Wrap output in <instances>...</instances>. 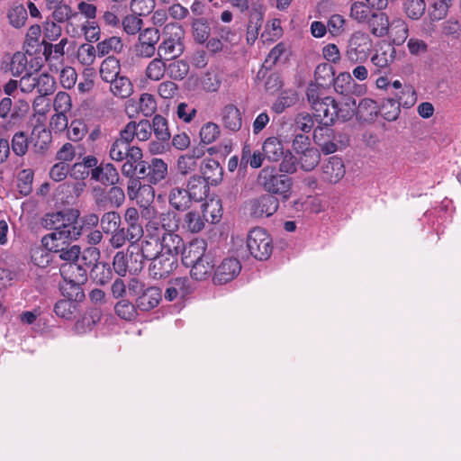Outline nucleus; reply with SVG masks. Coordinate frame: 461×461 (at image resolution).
Masks as SVG:
<instances>
[{"label":"nucleus","mask_w":461,"mask_h":461,"mask_svg":"<svg viewBox=\"0 0 461 461\" xmlns=\"http://www.w3.org/2000/svg\"><path fill=\"white\" fill-rule=\"evenodd\" d=\"M265 159L266 158L262 149H253L250 144L245 143L241 149L240 167L244 170L248 167L257 169L263 165Z\"/></svg>","instance_id":"24"},{"label":"nucleus","mask_w":461,"mask_h":461,"mask_svg":"<svg viewBox=\"0 0 461 461\" xmlns=\"http://www.w3.org/2000/svg\"><path fill=\"white\" fill-rule=\"evenodd\" d=\"M157 110V102L150 94H142L138 100L129 99L125 104V112L129 117H137L142 114L145 117L151 116Z\"/></svg>","instance_id":"11"},{"label":"nucleus","mask_w":461,"mask_h":461,"mask_svg":"<svg viewBox=\"0 0 461 461\" xmlns=\"http://www.w3.org/2000/svg\"><path fill=\"white\" fill-rule=\"evenodd\" d=\"M395 50L393 46L387 44L381 47L371 58V62L379 70L387 68L394 59Z\"/></svg>","instance_id":"37"},{"label":"nucleus","mask_w":461,"mask_h":461,"mask_svg":"<svg viewBox=\"0 0 461 461\" xmlns=\"http://www.w3.org/2000/svg\"><path fill=\"white\" fill-rule=\"evenodd\" d=\"M247 247L256 259L266 260L272 253V239L266 230L255 228L248 234Z\"/></svg>","instance_id":"6"},{"label":"nucleus","mask_w":461,"mask_h":461,"mask_svg":"<svg viewBox=\"0 0 461 461\" xmlns=\"http://www.w3.org/2000/svg\"><path fill=\"white\" fill-rule=\"evenodd\" d=\"M315 83L321 86L327 85L333 81L334 72L331 66L328 64H321L317 66L315 72Z\"/></svg>","instance_id":"63"},{"label":"nucleus","mask_w":461,"mask_h":461,"mask_svg":"<svg viewBox=\"0 0 461 461\" xmlns=\"http://www.w3.org/2000/svg\"><path fill=\"white\" fill-rule=\"evenodd\" d=\"M211 185L203 176L199 175H193L186 183L185 188L193 202L203 201L209 194Z\"/></svg>","instance_id":"21"},{"label":"nucleus","mask_w":461,"mask_h":461,"mask_svg":"<svg viewBox=\"0 0 461 461\" xmlns=\"http://www.w3.org/2000/svg\"><path fill=\"white\" fill-rule=\"evenodd\" d=\"M192 292L190 281L187 277H176L171 279L167 286L164 296L168 302L177 298H184Z\"/></svg>","instance_id":"20"},{"label":"nucleus","mask_w":461,"mask_h":461,"mask_svg":"<svg viewBox=\"0 0 461 461\" xmlns=\"http://www.w3.org/2000/svg\"><path fill=\"white\" fill-rule=\"evenodd\" d=\"M81 32L88 42H96L100 39L101 30L95 20H86L81 24Z\"/></svg>","instance_id":"57"},{"label":"nucleus","mask_w":461,"mask_h":461,"mask_svg":"<svg viewBox=\"0 0 461 461\" xmlns=\"http://www.w3.org/2000/svg\"><path fill=\"white\" fill-rule=\"evenodd\" d=\"M160 252L177 258L184 248V240L176 232L159 234Z\"/></svg>","instance_id":"23"},{"label":"nucleus","mask_w":461,"mask_h":461,"mask_svg":"<svg viewBox=\"0 0 461 461\" xmlns=\"http://www.w3.org/2000/svg\"><path fill=\"white\" fill-rule=\"evenodd\" d=\"M278 206V199L272 194H266L249 202V212L258 218L269 217L277 211Z\"/></svg>","instance_id":"15"},{"label":"nucleus","mask_w":461,"mask_h":461,"mask_svg":"<svg viewBox=\"0 0 461 461\" xmlns=\"http://www.w3.org/2000/svg\"><path fill=\"white\" fill-rule=\"evenodd\" d=\"M193 37L198 43H204L210 35V26L207 21L203 19H196L192 24Z\"/></svg>","instance_id":"52"},{"label":"nucleus","mask_w":461,"mask_h":461,"mask_svg":"<svg viewBox=\"0 0 461 461\" xmlns=\"http://www.w3.org/2000/svg\"><path fill=\"white\" fill-rule=\"evenodd\" d=\"M346 168L341 158L332 156L321 165V179L330 184L339 182L345 176Z\"/></svg>","instance_id":"17"},{"label":"nucleus","mask_w":461,"mask_h":461,"mask_svg":"<svg viewBox=\"0 0 461 461\" xmlns=\"http://www.w3.org/2000/svg\"><path fill=\"white\" fill-rule=\"evenodd\" d=\"M91 178L104 185H113L119 181V173L111 163L101 164L98 167L93 168Z\"/></svg>","instance_id":"26"},{"label":"nucleus","mask_w":461,"mask_h":461,"mask_svg":"<svg viewBox=\"0 0 461 461\" xmlns=\"http://www.w3.org/2000/svg\"><path fill=\"white\" fill-rule=\"evenodd\" d=\"M258 184L269 194H277L285 201L291 196L292 179L278 174L275 167L267 166L258 175Z\"/></svg>","instance_id":"2"},{"label":"nucleus","mask_w":461,"mask_h":461,"mask_svg":"<svg viewBox=\"0 0 461 461\" xmlns=\"http://www.w3.org/2000/svg\"><path fill=\"white\" fill-rule=\"evenodd\" d=\"M391 30L392 32L394 33L393 42L395 44L401 45L407 40L409 35V29L403 20H393L391 23Z\"/></svg>","instance_id":"60"},{"label":"nucleus","mask_w":461,"mask_h":461,"mask_svg":"<svg viewBox=\"0 0 461 461\" xmlns=\"http://www.w3.org/2000/svg\"><path fill=\"white\" fill-rule=\"evenodd\" d=\"M150 261L149 272L154 279L167 277L177 266V258L161 252Z\"/></svg>","instance_id":"13"},{"label":"nucleus","mask_w":461,"mask_h":461,"mask_svg":"<svg viewBox=\"0 0 461 461\" xmlns=\"http://www.w3.org/2000/svg\"><path fill=\"white\" fill-rule=\"evenodd\" d=\"M201 174L207 182L212 185H218L222 177V168L215 159L209 158L203 161L200 166Z\"/></svg>","instance_id":"30"},{"label":"nucleus","mask_w":461,"mask_h":461,"mask_svg":"<svg viewBox=\"0 0 461 461\" xmlns=\"http://www.w3.org/2000/svg\"><path fill=\"white\" fill-rule=\"evenodd\" d=\"M192 199L186 190L182 187H173L168 194V203L176 211H185L191 206Z\"/></svg>","instance_id":"31"},{"label":"nucleus","mask_w":461,"mask_h":461,"mask_svg":"<svg viewBox=\"0 0 461 461\" xmlns=\"http://www.w3.org/2000/svg\"><path fill=\"white\" fill-rule=\"evenodd\" d=\"M205 221L209 219L202 212L192 210L187 212L183 218L182 228L191 233H198L203 230Z\"/></svg>","instance_id":"28"},{"label":"nucleus","mask_w":461,"mask_h":461,"mask_svg":"<svg viewBox=\"0 0 461 461\" xmlns=\"http://www.w3.org/2000/svg\"><path fill=\"white\" fill-rule=\"evenodd\" d=\"M166 73L167 63L159 56L150 60L145 69V76L152 81L161 80Z\"/></svg>","instance_id":"40"},{"label":"nucleus","mask_w":461,"mask_h":461,"mask_svg":"<svg viewBox=\"0 0 461 461\" xmlns=\"http://www.w3.org/2000/svg\"><path fill=\"white\" fill-rule=\"evenodd\" d=\"M221 130L218 124L208 122L202 126L199 134L203 143L211 144L218 139Z\"/></svg>","instance_id":"55"},{"label":"nucleus","mask_w":461,"mask_h":461,"mask_svg":"<svg viewBox=\"0 0 461 461\" xmlns=\"http://www.w3.org/2000/svg\"><path fill=\"white\" fill-rule=\"evenodd\" d=\"M167 64V75L173 80H183L189 73V63L184 59H175Z\"/></svg>","instance_id":"41"},{"label":"nucleus","mask_w":461,"mask_h":461,"mask_svg":"<svg viewBox=\"0 0 461 461\" xmlns=\"http://www.w3.org/2000/svg\"><path fill=\"white\" fill-rule=\"evenodd\" d=\"M147 216L149 221L146 224V231H155L159 234L164 232H176L178 230V221L176 215L173 212L167 211L161 212L158 217Z\"/></svg>","instance_id":"12"},{"label":"nucleus","mask_w":461,"mask_h":461,"mask_svg":"<svg viewBox=\"0 0 461 461\" xmlns=\"http://www.w3.org/2000/svg\"><path fill=\"white\" fill-rule=\"evenodd\" d=\"M35 81L40 95H49L55 91V80L48 73H35Z\"/></svg>","instance_id":"48"},{"label":"nucleus","mask_w":461,"mask_h":461,"mask_svg":"<svg viewBox=\"0 0 461 461\" xmlns=\"http://www.w3.org/2000/svg\"><path fill=\"white\" fill-rule=\"evenodd\" d=\"M371 33L375 37H384L389 32V20L387 15L382 12H374L366 22Z\"/></svg>","instance_id":"29"},{"label":"nucleus","mask_w":461,"mask_h":461,"mask_svg":"<svg viewBox=\"0 0 461 461\" xmlns=\"http://www.w3.org/2000/svg\"><path fill=\"white\" fill-rule=\"evenodd\" d=\"M241 265L237 258H228L221 261L217 267L213 282L217 285H222L233 280L240 272Z\"/></svg>","instance_id":"18"},{"label":"nucleus","mask_w":461,"mask_h":461,"mask_svg":"<svg viewBox=\"0 0 461 461\" xmlns=\"http://www.w3.org/2000/svg\"><path fill=\"white\" fill-rule=\"evenodd\" d=\"M162 299L161 290L157 286H149L142 291L136 300V306L140 311L149 312L156 308Z\"/></svg>","instance_id":"25"},{"label":"nucleus","mask_w":461,"mask_h":461,"mask_svg":"<svg viewBox=\"0 0 461 461\" xmlns=\"http://www.w3.org/2000/svg\"><path fill=\"white\" fill-rule=\"evenodd\" d=\"M262 151L266 159L270 162H277L284 157L285 149L279 138L268 137L262 144Z\"/></svg>","instance_id":"27"},{"label":"nucleus","mask_w":461,"mask_h":461,"mask_svg":"<svg viewBox=\"0 0 461 461\" xmlns=\"http://www.w3.org/2000/svg\"><path fill=\"white\" fill-rule=\"evenodd\" d=\"M168 174L167 164L161 158H153L149 161L140 164L139 176L146 178L151 185H158Z\"/></svg>","instance_id":"9"},{"label":"nucleus","mask_w":461,"mask_h":461,"mask_svg":"<svg viewBox=\"0 0 461 461\" xmlns=\"http://www.w3.org/2000/svg\"><path fill=\"white\" fill-rule=\"evenodd\" d=\"M403 9L406 15L412 20H419L425 13L424 0H404Z\"/></svg>","instance_id":"50"},{"label":"nucleus","mask_w":461,"mask_h":461,"mask_svg":"<svg viewBox=\"0 0 461 461\" xmlns=\"http://www.w3.org/2000/svg\"><path fill=\"white\" fill-rule=\"evenodd\" d=\"M82 233V226H68L67 230H53L43 236L41 244L48 251L57 253L59 250H62L65 246L77 240Z\"/></svg>","instance_id":"5"},{"label":"nucleus","mask_w":461,"mask_h":461,"mask_svg":"<svg viewBox=\"0 0 461 461\" xmlns=\"http://www.w3.org/2000/svg\"><path fill=\"white\" fill-rule=\"evenodd\" d=\"M207 242L203 239H194L186 247L184 246L182 251V262L186 267L207 257L205 254Z\"/></svg>","instance_id":"19"},{"label":"nucleus","mask_w":461,"mask_h":461,"mask_svg":"<svg viewBox=\"0 0 461 461\" xmlns=\"http://www.w3.org/2000/svg\"><path fill=\"white\" fill-rule=\"evenodd\" d=\"M320 158V152L316 149L312 148L304 150L300 158L302 168L305 171L312 170L318 165Z\"/></svg>","instance_id":"58"},{"label":"nucleus","mask_w":461,"mask_h":461,"mask_svg":"<svg viewBox=\"0 0 461 461\" xmlns=\"http://www.w3.org/2000/svg\"><path fill=\"white\" fill-rule=\"evenodd\" d=\"M100 252L96 248H88L81 255V258L75 262H65L60 266L59 271L65 283L70 284L73 294L70 298L83 299L85 294L81 285L87 281V273L90 267L99 258Z\"/></svg>","instance_id":"1"},{"label":"nucleus","mask_w":461,"mask_h":461,"mask_svg":"<svg viewBox=\"0 0 461 461\" xmlns=\"http://www.w3.org/2000/svg\"><path fill=\"white\" fill-rule=\"evenodd\" d=\"M312 109L315 121L321 125L330 126L336 121L337 102L332 97H324L322 102L314 104Z\"/></svg>","instance_id":"16"},{"label":"nucleus","mask_w":461,"mask_h":461,"mask_svg":"<svg viewBox=\"0 0 461 461\" xmlns=\"http://www.w3.org/2000/svg\"><path fill=\"white\" fill-rule=\"evenodd\" d=\"M115 312L121 319L131 321L136 317L137 311L134 304L128 300L119 301L114 307Z\"/></svg>","instance_id":"64"},{"label":"nucleus","mask_w":461,"mask_h":461,"mask_svg":"<svg viewBox=\"0 0 461 461\" xmlns=\"http://www.w3.org/2000/svg\"><path fill=\"white\" fill-rule=\"evenodd\" d=\"M97 49L90 43L81 44L77 51L78 62L84 66H91L96 58Z\"/></svg>","instance_id":"49"},{"label":"nucleus","mask_w":461,"mask_h":461,"mask_svg":"<svg viewBox=\"0 0 461 461\" xmlns=\"http://www.w3.org/2000/svg\"><path fill=\"white\" fill-rule=\"evenodd\" d=\"M221 121L223 127L230 131L236 132L241 129L242 116L240 109L229 104L222 107L221 111Z\"/></svg>","instance_id":"22"},{"label":"nucleus","mask_w":461,"mask_h":461,"mask_svg":"<svg viewBox=\"0 0 461 461\" xmlns=\"http://www.w3.org/2000/svg\"><path fill=\"white\" fill-rule=\"evenodd\" d=\"M190 274L195 280H203L207 278L214 267L212 258L210 255L191 264Z\"/></svg>","instance_id":"33"},{"label":"nucleus","mask_w":461,"mask_h":461,"mask_svg":"<svg viewBox=\"0 0 461 461\" xmlns=\"http://www.w3.org/2000/svg\"><path fill=\"white\" fill-rule=\"evenodd\" d=\"M50 11L53 20L59 23L68 22L77 15V13L66 0H62L59 5L54 6Z\"/></svg>","instance_id":"42"},{"label":"nucleus","mask_w":461,"mask_h":461,"mask_svg":"<svg viewBox=\"0 0 461 461\" xmlns=\"http://www.w3.org/2000/svg\"><path fill=\"white\" fill-rule=\"evenodd\" d=\"M13 152L19 156H24L28 151L29 140L25 132L17 131L14 134L11 141Z\"/></svg>","instance_id":"54"},{"label":"nucleus","mask_w":461,"mask_h":461,"mask_svg":"<svg viewBox=\"0 0 461 461\" xmlns=\"http://www.w3.org/2000/svg\"><path fill=\"white\" fill-rule=\"evenodd\" d=\"M97 52L100 56H104L110 52L119 53L123 49V43L120 37L112 36L100 41L96 45Z\"/></svg>","instance_id":"47"},{"label":"nucleus","mask_w":461,"mask_h":461,"mask_svg":"<svg viewBox=\"0 0 461 461\" xmlns=\"http://www.w3.org/2000/svg\"><path fill=\"white\" fill-rule=\"evenodd\" d=\"M332 82L335 91L345 96H360L366 91V87L357 84L348 72L339 73Z\"/></svg>","instance_id":"14"},{"label":"nucleus","mask_w":461,"mask_h":461,"mask_svg":"<svg viewBox=\"0 0 461 461\" xmlns=\"http://www.w3.org/2000/svg\"><path fill=\"white\" fill-rule=\"evenodd\" d=\"M140 240L131 239L129 235V229L119 228L115 231L112 232V237L110 238V244L113 249L122 248L126 241L131 243V247H133L135 243H137Z\"/></svg>","instance_id":"53"},{"label":"nucleus","mask_w":461,"mask_h":461,"mask_svg":"<svg viewBox=\"0 0 461 461\" xmlns=\"http://www.w3.org/2000/svg\"><path fill=\"white\" fill-rule=\"evenodd\" d=\"M127 194L131 200H136L137 203L143 207L142 214L144 217L156 214V209L151 206L155 198V189L151 184L141 185L137 179H130Z\"/></svg>","instance_id":"4"},{"label":"nucleus","mask_w":461,"mask_h":461,"mask_svg":"<svg viewBox=\"0 0 461 461\" xmlns=\"http://www.w3.org/2000/svg\"><path fill=\"white\" fill-rule=\"evenodd\" d=\"M151 128L158 140L163 141L169 140L170 133L167 129V122L163 116L159 114L155 115L152 120Z\"/></svg>","instance_id":"61"},{"label":"nucleus","mask_w":461,"mask_h":461,"mask_svg":"<svg viewBox=\"0 0 461 461\" xmlns=\"http://www.w3.org/2000/svg\"><path fill=\"white\" fill-rule=\"evenodd\" d=\"M184 31L176 23H168L163 31V40L158 47V55L166 59H176L184 52Z\"/></svg>","instance_id":"3"},{"label":"nucleus","mask_w":461,"mask_h":461,"mask_svg":"<svg viewBox=\"0 0 461 461\" xmlns=\"http://www.w3.org/2000/svg\"><path fill=\"white\" fill-rule=\"evenodd\" d=\"M203 213L206 218L214 223L221 218V203L219 199H211L202 204Z\"/></svg>","instance_id":"51"},{"label":"nucleus","mask_w":461,"mask_h":461,"mask_svg":"<svg viewBox=\"0 0 461 461\" xmlns=\"http://www.w3.org/2000/svg\"><path fill=\"white\" fill-rule=\"evenodd\" d=\"M9 69L14 77H20L23 73L30 72L27 56L20 51L15 52L10 62Z\"/></svg>","instance_id":"44"},{"label":"nucleus","mask_w":461,"mask_h":461,"mask_svg":"<svg viewBox=\"0 0 461 461\" xmlns=\"http://www.w3.org/2000/svg\"><path fill=\"white\" fill-rule=\"evenodd\" d=\"M27 16V10L23 5H14L7 12L9 23L14 28L23 27Z\"/></svg>","instance_id":"46"},{"label":"nucleus","mask_w":461,"mask_h":461,"mask_svg":"<svg viewBox=\"0 0 461 461\" xmlns=\"http://www.w3.org/2000/svg\"><path fill=\"white\" fill-rule=\"evenodd\" d=\"M120 70L119 60L114 57H107L101 63L99 73L104 81L110 83L119 77Z\"/></svg>","instance_id":"34"},{"label":"nucleus","mask_w":461,"mask_h":461,"mask_svg":"<svg viewBox=\"0 0 461 461\" xmlns=\"http://www.w3.org/2000/svg\"><path fill=\"white\" fill-rule=\"evenodd\" d=\"M299 100L298 94L294 89L282 91L272 104L276 113H282L285 109L294 106Z\"/></svg>","instance_id":"32"},{"label":"nucleus","mask_w":461,"mask_h":461,"mask_svg":"<svg viewBox=\"0 0 461 461\" xmlns=\"http://www.w3.org/2000/svg\"><path fill=\"white\" fill-rule=\"evenodd\" d=\"M51 140L50 131L42 127H34L32 131L31 141L37 153H43L49 147Z\"/></svg>","instance_id":"38"},{"label":"nucleus","mask_w":461,"mask_h":461,"mask_svg":"<svg viewBox=\"0 0 461 461\" xmlns=\"http://www.w3.org/2000/svg\"><path fill=\"white\" fill-rule=\"evenodd\" d=\"M86 132V125L81 120H73L67 128V136L73 141H78L82 140Z\"/></svg>","instance_id":"62"},{"label":"nucleus","mask_w":461,"mask_h":461,"mask_svg":"<svg viewBox=\"0 0 461 461\" xmlns=\"http://www.w3.org/2000/svg\"><path fill=\"white\" fill-rule=\"evenodd\" d=\"M91 269V277L101 285H106L113 277L111 267L105 263H97L93 265Z\"/></svg>","instance_id":"45"},{"label":"nucleus","mask_w":461,"mask_h":461,"mask_svg":"<svg viewBox=\"0 0 461 461\" xmlns=\"http://www.w3.org/2000/svg\"><path fill=\"white\" fill-rule=\"evenodd\" d=\"M100 224L104 232L112 233L119 229L121 217L116 212H107L102 216Z\"/></svg>","instance_id":"56"},{"label":"nucleus","mask_w":461,"mask_h":461,"mask_svg":"<svg viewBox=\"0 0 461 461\" xmlns=\"http://www.w3.org/2000/svg\"><path fill=\"white\" fill-rule=\"evenodd\" d=\"M86 184L84 182L64 183L58 188L59 192L67 194L66 198H61L63 203H73L77 197L84 192Z\"/></svg>","instance_id":"39"},{"label":"nucleus","mask_w":461,"mask_h":461,"mask_svg":"<svg viewBox=\"0 0 461 461\" xmlns=\"http://www.w3.org/2000/svg\"><path fill=\"white\" fill-rule=\"evenodd\" d=\"M371 0L356 1L350 7V17L358 23H366L374 13L369 5Z\"/></svg>","instance_id":"43"},{"label":"nucleus","mask_w":461,"mask_h":461,"mask_svg":"<svg viewBox=\"0 0 461 461\" xmlns=\"http://www.w3.org/2000/svg\"><path fill=\"white\" fill-rule=\"evenodd\" d=\"M110 90L116 97L128 98L133 93V85L128 77L119 76L110 82Z\"/></svg>","instance_id":"36"},{"label":"nucleus","mask_w":461,"mask_h":461,"mask_svg":"<svg viewBox=\"0 0 461 461\" xmlns=\"http://www.w3.org/2000/svg\"><path fill=\"white\" fill-rule=\"evenodd\" d=\"M400 105L396 100L390 98L384 101L381 106V114L384 120L393 122L400 114Z\"/></svg>","instance_id":"59"},{"label":"nucleus","mask_w":461,"mask_h":461,"mask_svg":"<svg viewBox=\"0 0 461 461\" xmlns=\"http://www.w3.org/2000/svg\"><path fill=\"white\" fill-rule=\"evenodd\" d=\"M371 49L372 40L368 34L356 32L348 41L345 56L350 64L362 63L367 59Z\"/></svg>","instance_id":"7"},{"label":"nucleus","mask_w":461,"mask_h":461,"mask_svg":"<svg viewBox=\"0 0 461 461\" xmlns=\"http://www.w3.org/2000/svg\"><path fill=\"white\" fill-rule=\"evenodd\" d=\"M160 239L159 233L153 231H147L145 239L141 242L140 254H137L136 257L140 258L135 259V265L131 267V270L137 272L143 267V259L150 260L154 257L160 254Z\"/></svg>","instance_id":"10"},{"label":"nucleus","mask_w":461,"mask_h":461,"mask_svg":"<svg viewBox=\"0 0 461 461\" xmlns=\"http://www.w3.org/2000/svg\"><path fill=\"white\" fill-rule=\"evenodd\" d=\"M79 215V211L76 209L49 212L42 218L41 224L52 231L67 230L68 226H82L78 221Z\"/></svg>","instance_id":"8"},{"label":"nucleus","mask_w":461,"mask_h":461,"mask_svg":"<svg viewBox=\"0 0 461 461\" xmlns=\"http://www.w3.org/2000/svg\"><path fill=\"white\" fill-rule=\"evenodd\" d=\"M125 221L128 224L129 235L131 239L140 240L143 236V228L139 223L140 214L136 208L130 207L125 211Z\"/></svg>","instance_id":"35"}]
</instances>
